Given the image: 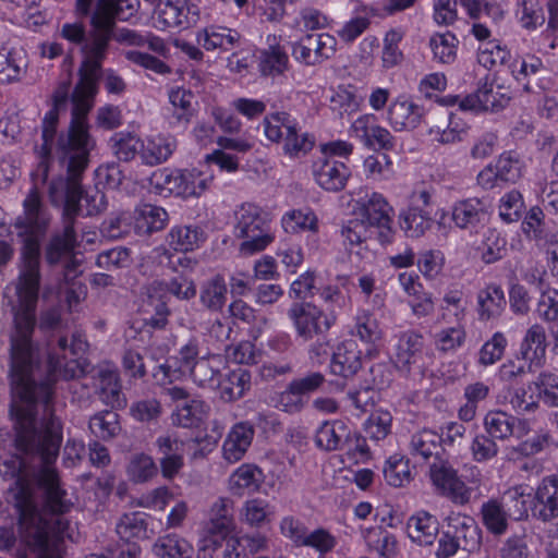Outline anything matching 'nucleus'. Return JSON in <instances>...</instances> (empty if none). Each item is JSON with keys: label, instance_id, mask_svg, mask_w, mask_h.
<instances>
[{"label": "nucleus", "instance_id": "nucleus-27", "mask_svg": "<svg viewBox=\"0 0 558 558\" xmlns=\"http://www.w3.org/2000/svg\"><path fill=\"white\" fill-rule=\"evenodd\" d=\"M184 173L185 171L182 170H170L167 168L154 172L150 178L153 191L163 197L194 193L193 190L186 187Z\"/></svg>", "mask_w": 558, "mask_h": 558}, {"label": "nucleus", "instance_id": "nucleus-32", "mask_svg": "<svg viewBox=\"0 0 558 558\" xmlns=\"http://www.w3.org/2000/svg\"><path fill=\"white\" fill-rule=\"evenodd\" d=\"M480 514L483 525L490 534L500 536L507 532L511 515L500 500L492 498L485 501L481 506Z\"/></svg>", "mask_w": 558, "mask_h": 558}, {"label": "nucleus", "instance_id": "nucleus-7", "mask_svg": "<svg viewBox=\"0 0 558 558\" xmlns=\"http://www.w3.org/2000/svg\"><path fill=\"white\" fill-rule=\"evenodd\" d=\"M202 0H166L156 11L160 29H185L202 20Z\"/></svg>", "mask_w": 558, "mask_h": 558}, {"label": "nucleus", "instance_id": "nucleus-15", "mask_svg": "<svg viewBox=\"0 0 558 558\" xmlns=\"http://www.w3.org/2000/svg\"><path fill=\"white\" fill-rule=\"evenodd\" d=\"M349 167L331 157H323L313 163V175L316 183L329 192L342 190L350 177Z\"/></svg>", "mask_w": 558, "mask_h": 558}, {"label": "nucleus", "instance_id": "nucleus-44", "mask_svg": "<svg viewBox=\"0 0 558 558\" xmlns=\"http://www.w3.org/2000/svg\"><path fill=\"white\" fill-rule=\"evenodd\" d=\"M435 348L442 353H454L460 350L466 341L465 323H454L451 326L440 328L434 335Z\"/></svg>", "mask_w": 558, "mask_h": 558}, {"label": "nucleus", "instance_id": "nucleus-11", "mask_svg": "<svg viewBox=\"0 0 558 558\" xmlns=\"http://www.w3.org/2000/svg\"><path fill=\"white\" fill-rule=\"evenodd\" d=\"M425 343L421 333L408 330L400 335L396 344L395 365L404 373L425 369Z\"/></svg>", "mask_w": 558, "mask_h": 558}, {"label": "nucleus", "instance_id": "nucleus-2", "mask_svg": "<svg viewBox=\"0 0 558 558\" xmlns=\"http://www.w3.org/2000/svg\"><path fill=\"white\" fill-rule=\"evenodd\" d=\"M65 95L64 89L57 92L53 96L52 109L41 119V144L35 146L38 162L32 171L33 187L23 202L24 214L16 218L15 228L19 230V236L23 239L20 274H22L24 262L23 250L27 241L33 240L38 245V274L40 275V242L50 223V215L43 205L39 189L47 183L50 165L53 159H57L65 169L66 178L51 181L49 196L53 204L63 205V229L54 232L46 244L45 260L52 268L61 267L63 280H69L76 267L74 250L77 239L74 225L81 210V187L75 178L86 166V151L89 145L76 147L73 143H64L62 146L56 142L59 113L65 110ZM20 282L21 275H19L16 289Z\"/></svg>", "mask_w": 558, "mask_h": 558}, {"label": "nucleus", "instance_id": "nucleus-37", "mask_svg": "<svg viewBox=\"0 0 558 558\" xmlns=\"http://www.w3.org/2000/svg\"><path fill=\"white\" fill-rule=\"evenodd\" d=\"M365 9H369V5L359 3L354 8V15L337 29V36L341 41L352 44L369 27L371 21L375 15L367 13Z\"/></svg>", "mask_w": 558, "mask_h": 558}, {"label": "nucleus", "instance_id": "nucleus-56", "mask_svg": "<svg viewBox=\"0 0 558 558\" xmlns=\"http://www.w3.org/2000/svg\"><path fill=\"white\" fill-rule=\"evenodd\" d=\"M296 120L287 112H276L263 121L264 133L271 142L283 141L287 133L294 128Z\"/></svg>", "mask_w": 558, "mask_h": 558}, {"label": "nucleus", "instance_id": "nucleus-23", "mask_svg": "<svg viewBox=\"0 0 558 558\" xmlns=\"http://www.w3.org/2000/svg\"><path fill=\"white\" fill-rule=\"evenodd\" d=\"M546 332L543 326L538 324L532 325L525 332L521 344L520 355L523 361L527 362L529 369L533 366L543 365L546 357Z\"/></svg>", "mask_w": 558, "mask_h": 558}, {"label": "nucleus", "instance_id": "nucleus-49", "mask_svg": "<svg viewBox=\"0 0 558 558\" xmlns=\"http://www.w3.org/2000/svg\"><path fill=\"white\" fill-rule=\"evenodd\" d=\"M481 258L485 264H493L501 259L507 252V240L496 229H488L483 234L478 245Z\"/></svg>", "mask_w": 558, "mask_h": 558}, {"label": "nucleus", "instance_id": "nucleus-55", "mask_svg": "<svg viewBox=\"0 0 558 558\" xmlns=\"http://www.w3.org/2000/svg\"><path fill=\"white\" fill-rule=\"evenodd\" d=\"M515 15L520 25L527 31H535L545 23V13L539 0H519Z\"/></svg>", "mask_w": 558, "mask_h": 558}, {"label": "nucleus", "instance_id": "nucleus-6", "mask_svg": "<svg viewBox=\"0 0 558 558\" xmlns=\"http://www.w3.org/2000/svg\"><path fill=\"white\" fill-rule=\"evenodd\" d=\"M428 477L440 496L459 506L470 502V489L449 461L436 459L429 466Z\"/></svg>", "mask_w": 558, "mask_h": 558}, {"label": "nucleus", "instance_id": "nucleus-24", "mask_svg": "<svg viewBox=\"0 0 558 558\" xmlns=\"http://www.w3.org/2000/svg\"><path fill=\"white\" fill-rule=\"evenodd\" d=\"M132 217L134 231L141 236L161 231L169 219L168 213L162 207L153 204L137 206Z\"/></svg>", "mask_w": 558, "mask_h": 558}, {"label": "nucleus", "instance_id": "nucleus-9", "mask_svg": "<svg viewBox=\"0 0 558 558\" xmlns=\"http://www.w3.org/2000/svg\"><path fill=\"white\" fill-rule=\"evenodd\" d=\"M337 50V38L328 33L307 34L292 46L293 58L305 65L330 59Z\"/></svg>", "mask_w": 558, "mask_h": 558}, {"label": "nucleus", "instance_id": "nucleus-19", "mask_svg": "<svg viewBox=\"0 0 558 558\" xmlns=\"http://www.w3.org/2000/svg\"><path fill=\"white\" fill-rule=\"evenodd\" d=\"M537 512L535 517L549 521L558 517V475L543 477L534 495Z\"/></svg>", "mask_w": 558, "mask_h": 558}, {"label": "nucleus", "instance_id": "nucleus-61", "mask_svg": "<svg viewBox=\"0 0 558 558\" xmlns=\"http://www.w3.org/2000/svg\"><path fill=\"white\" fill-rule=\"evenodd\" d=\"M403 37L404 31L400 27L391 28L385 34L381 54L384 68L390 69L401 62L403 54L399 49V44Z\"/></svg>", "mask_w": 558, "mask_h": 558}, {"label": "nucleus", "instance_id": "nucleus-22", "mask_svg": "<svg viewBox=\"0 0 558 558\" xmlns=\"http://www.w3.org/2000/svg\"><path fill=\"white\" fill-rule=\"evenodd\" d=\"M242 35L233 28L219 25H210L197 33V44L204 49L210 51L222 49L229 51L238 47L241 43Z\"/></svg>", "mask_w": 558, "mask_h": 558}, {"label": "nucleus", "instance_id": "nucleus-45", "mask_svg": "<svg viewBox=\"0 0 558 558\" xmlns=\"http://www.w3.org/2000/svg\"><path fill=\"white\" fill-rule=\"evenodd\" d=\"M399 225L409 238H420L432 227V219L420 206H410L399 215Z\"/></svg>", "mask_w": 558, "mask_h": 558}, {"label": "nucleus", "instance_id": "nucleus-41", "mask_svg": "<svg viewBox=\"0 0 558 558\" xmlns=\"http://www.w3.org/2000/svg\"><path fill=\"white\" fill-rule=\"evenodd\" d=\"M112 154L123 162L141 158L142 138L129 132L114 133L109 140Z\"/></svg>", "mask_w": 558, "mask_h": 558}, {"label": "nucleus", "instance_id": "nucleus-34", "mask_svg": "<svg viewBox=\"0 0 558 558\" xmlns=\"http://www.w3.org/2000/svg\"><path fill=\"white\" fill-rule=\"evenodd\" d=\"M166 241L174 251L189 252L197 248L205 241V233L197 226H174Z\"/></svg>", "mask_w": 558, "mask_h": 558}, {"label": "nucleus", "instance_id": "nucleus-1", "mask_svg": "<svg viewBox=\"0 0 558 558\" xmlns=\"http://www.w3.org/2000/svg\"><path fill=\"white\" fill-rule=\"evenodd\" d=\"M13 307L15 331L11 337L10 415L14 427L15 454L0 463L4 476L15 478V507L22 541L36 554L62 558L64 538L73 539V527L64 517L73 504L60 487L54 463L62 444V423L54 415L53 385L80 378L86 372L83 354L87 341L80 333L60 336L57 347L41 353L32 340L39 292L38 245L27 241Z\"/></svg>", "mask_w": 558, "mask_h": 558}, {"label": "nucleus", "instance_id": "nucleus-36", "mask_svg": "<svg viewBox=\"0 0 558 558\" xmlns=\"http://www.w3.org/2000/svg\"><path fill=\"white\" fill-rule=\"evenodd\" d=\"M158 558H193L194 548L178 534H167L157 538L151 547Z\"/></svg>", "mask_w": 558, "mask_h": 558}, {"label": "nucleus", "instance_id": "nucleus-38", "mask_svg": "<svg viewBox=\"0 0 558 558\" xmlns=\"http://www.w3.org/2000/svg\"><path fill=\"white\" fill-rule=\"evenodd\" d=\"M440 444V435L432 429L424 428L411 436L409 452L414 459L426 461L438 453Z\"/></svg>", "mask_w": 558, "mask_h": 558}, {"label": "nucleus", "instance_id": "nucleus-60", "mask_svg": "<svg viewBox=\"0 0 558 558\" xmlns=\"http://www.w3.org/2000/svg\"><path fill=\"white\" fill-rule=\"evenodd\" d=\"M508 340L504 332L496 331L483 343L478 351V364L482 366H490L498 362L505 354Z\"/></svg>", "mask_w": 558, "mask_h": 558}, {"label": "nucleus", "instance_id": "nucleus-26", "mask_svg": "<svg viewBox=\"0 0 558 558\" xmlns=\"http://www.w3.org/2000/svg\"><path fill=\"white\" fill-rule=\"evenodd\" d=\"M142 143L141 161L149 167L166 162L177 149V140L171 135L149 136Z\"/></svg>", "mask_w": 558, "mask_h": 558}, {"label": "nucleus", "instance_id": "nucleus-62", "mask_svg": "<svg viewBox=\"0 0 558 558\" xmlns=\"http://www.w3.org/2000/svg\"><path fill=\"white\" fill-rule=\"evenodd\" d=\"M392 427V415L387 410L374 411L365 422L366 435L375 441L385 439L390 433Z\"/></svg>", "mask_w": 558, "mask_h": 558}, {"label": "nucleus", "instance_id": "nucleus-31", "mask_svg": "<svg viewBox=\"0 0 558 558\" xmlns=\"http://www.w3.org/2000/svg\"><path fill=\"white\" fill-rule=\"evenodd\" d=\"M504 497L509 507V515L513 520H524L529 517V511L537 512L535 499L532 496V489L525 484L514 485L508 488Z\"/></svg>", "mask_w": 558, "mask_h": 558}, {"label": "nucleus", "instance_id": "nucleus-35", "mask_svg": "<svg viewBox=\"0 0 558 558\" xmlns=\"http://www.w3.org/2000/svg\"><path fill=\"white\" fill-rule=\"evenodd\" d=\"M209 405L199 399H191L189 402L177 404L172 413V423L183 428L198 427L205 420Z\"/></svg>", "mask_w": 558, "mask_h": 558}, {"label": "nucleus", "instance_id": "nucleus-52", "mask_svg": "<svg viewBox=\"0 0 558 558\" xmlns=\"http://www.w3.org/2000/svg\"><path fill=\"white\" fill-rule=\"evenodd\" d=\"M126 473L130 481L141 484L155 477L158 473V468L149 454L140 452L130 458Z\"/></svg>", "mask_w": 558, "mask_h": 558}, {"label": "nucleus", "instance_id": "nucleus-43", "mask_svg": "<svg viewBox=\"0 0 558 558\" xmlns=\"http://www.w3.org/2000/svg\"><path fill=\"white\" fill-rule=\"evenodd\" d=\"M347 425L344 422L325 421L316 430L315 445L317 448L326 451L339 449L342 439L347 436Z\"/></svg>", "mask_w": 558, "mask_h": 558}, {"label": "nucleus", "instance_id": "nucleus-25", "mask_svg": "<svg viewBox=\"0 0 558 558\" xmlns=\"http://www.w3.org/2000/svg\"><path fill=\"white\" fill-rule=\"evenodd\" d=\"M362 367L361 351L354 341H343L332 354L330 371L344 378L355 375Z\"/></svg>", "mask_w": 558, "mask_h": 558}, {"label": "nucleus", "instance_id": "nucleus-46", "mask_svg": "<svg viewBox=\"0 0 558 558\" xmlns=\"http://www.w3.org/2000/svg\"><path fill=\"white\" fill-rule=\"evenodd\" d=\"M88 427L96 438L110 440L121 432L119 414L109 410L100 411L89 418Z\"/></svg>", "mask_w": 558, "mask_h": 558}, {"label": "nucleus", "instance_id": "nucleus-42", "mask_svg": "<svg viewBox=\"0 0 558 558\" xmlns=\"http://www.w3.org/2000/svg\"><path fill=\"white\" fill-rule=\"evenodd\" d=\"M27 62L22 51L11 49L0 50V83L17 82L25 74Z\"/></svg>", "mask_w": 558, "mask_h": 558}, {"label": "nucleus", "instance_id": "nucleus-28", "mask_svg": "<svg viewBox=\"0 0 558 558\" xmlns=\"http://www.w3.org/2000/svg\"><path fill=\"white\" fill-rule=\"evenodd\" d=\"M86 132H87V135L90 141L89 146L87 147V151H86L87 161H86V166L84 167V169L75 178L81 187V190H80L81 210L77 214V216L78 215L94 216V215L100 214L101 211H104L107 208V205H108L107 197H106L105 193H102L101 191H98V190H94L92 192L84 193L83 186L81 184L83 173L85 172V170L87 169L88 163H89L90 151L95 147V141L89 133L88 119H86Z\"/></svg>", "mask_w": 558, "mask_h": 558}, {"label": "nucleus", "instance_id": "nucleus-54", "mask_svg": "<svg viewBox=\"0 0 558 558\" xmlns=\"http://www.w3.org/2000/svg\"><path fill=\"white\" fill-rule=\"evenodd\" d=\"M269 48L264 50L259 58V68L264 75H279L282 74L289 63L288 54L278 45L270 43L268 37Z\"/></svg>", "mask_w": 558, "mask_h": 558}, {"label": "nucleus", "instance_id": "nucleus-4", "mask_svg": "<svg viewBox=\"0 0 558 558\" xmlns=\"http://www.w3.org/2000/svg\"><path fill=\"white\" fill-rule=\"evenodd\" d=\"M136 10L126 0H98L90 15V26L96 29L93 52L102 54L110 40L136 47L123 51V57L131 64L150 71L157 75L172 72L163 59L170 56V47L163 38L150 33H141L126 27H116V21H129Z\"/></svg>", "mask_w": 558, "mask_h": 558}, {"label": "nucleus", "instance_id": "nucleus-50", "mask_svg": "<svg viewBox=\"0 0 558 558\" xmlns=\"http://www.w3.org/2000/svg\"><path fill=\"white\" fill-rule=\"evenodd\" d=\"M163 290L181 301H189L196 295V286L194 281L184 276L179 275L170 280L155 281L148 288V291Z\"/></svg>", "mask_w": 558, "mask_h": 558}, {"label": "nucleus", "instance_id": "nucleus-58", "mask_svg": "<svg viewBox=\"0 0 558 558\" xmlns=\"http://www.w3.org/2000/svg\"><path fill=\"white\" fill-rule=\"evenodd\" d=\"M363 171L367 179L387 181L393 177V163L386 154H373L363 161Z\"/></svg>", "mask_w": 558, "mask_h": 558}, {"label": "nucleus", "instance_id": "nucleus-53", "mask_svg": "<svg viewBox=\"0 0 558 558\" xmlns=\"http://www.w3.org/2000/svg\"><path fill=\"white\" fill-rule=\"evenodd\" d=\"M512 415L501 410L488 411L483 421L486 435L493 439L505 440L512 436Z\"/></svg>", "mask_w": 558, "mask_h": 558}, {"label": "nucleus", "instance_id": "nucleus-40", "mask_svg": "<svg viewBox=\"0 0 558 558\" xmlns=\"http://www.w3.org/2000/svg\"><path fill=\"white\" fill-rule=\"evenodd\" d=\"M148 514L142 511L124 513L118 521L116 531L121 539L130 543L132 539L147 537Z\"/></svg>", "mask_w": 558, "mask_h": 558}, {"label": "nucleus", "instance_id": "nucleus-30", "mask_svg": "<svg viewBox=\"0 0 558 558\" xmlns=\"http://www.w3.org/2000/svg\"><path fill=\"white\" fill-rule=\"evenodd\" d=\"M280 223L288 234L317 233L319 229L318 217L310 207L287 210L282 215Z\"/></svg>", "mask_w": 558, "mask_h": 558}, {"label": "nucleus", "instance_id": "nucleus-64", "mask_svg": "<svg viewBox=\"0 0 558 558\" xmlns=\"http://www.w3.org/2000/svg\"><path fill=\"white\" fill-rule=\"evenodd\" d=\"M538 397L550 407H558V375L542 372L533 383Z\"/></svg>", "mask_w": 558, "mask_h": 558}, {"label": "nucleus", "instance_id": "nucleus-33", "mask_svg": "<svg viewBox=\"0 0 558 558\" xmlns=\"http://www.w3.org/2000/svg\"><path fill=\"white\" fill-rule=\"evenodd\" d=\"M468 301L461 289H448L439 305V320L442 323H464Z\"/></svg>", "mask_w": 558, "mask_h": 558}, {"label": "nucleus", "instance_id": "nucleus-12", "mask_svg": "<svg viewBox=\"0 0 558 558\" xmlns=\"http://www.w3.org/2000/svg\"><path fill=\"white\" fill-rule=\"evenodd\" d=\"M232 509L233 502L228 498H219L213 504L206 527L207 535L202 539V550H206L209 545L216 548L219 545L218 536L225 539L229 535L233 526Z\"/></svg>", "mask_w": 558, "mask_h": 558}, {"label": "nucleus", "instance_id": "nucleus-16", "mask_svg": "<svg viewBox=\"0 0 558 558\" xmlns=\"http://www.w3.org/2000/svg\"><path fill=\"white\" fill-rule=\"evenodd\" d=\"M489 219L485 203L477 197L457 201L451 207V220L462 230L475 231Z\"/></svg>", "mask_w": 558, "mask_h": 558}, {"label": "nucleus", "instance_id": "nucleus-5", "mask_svg": "<svg viewBox=\"0 0 558 558\" xmlns=\"http://www.w3.org/2000/svg\"><path fill=\"white\" fill-rule=\"evenodd\" d=\"M295 333L304 341L326 335L336 323V315L327 313L312 302L293 303L288 310Z\"/></svg>", "mask_w": 558, "mask_h": 558}, {"label": "nucleus", "instance_id": "nucleus-20", "mask_svg": "<svg viewBox=\"0 0 558 558\" xmlns=\"http://www.w3.org/2000/svg\"><path fill=\"white\" fill-rule=\"evenodd\" d=\"M442 124L428 126L429 138L439 145H454L461 143L469 133L470 125L458 114L446 113Z\"/></svg>", "mask_w": 558, "mask_h": 558}, {"label": "nucleus", "instance_id": "nucleus-14", "mask_svg": "<svg viewBox=\"0 0 558 558\" xmlns=\"http://www.w3.org/2000/svg\"><path fill=\"white\" fill-rule=\"evenodd\" d=\"M353 215L364 220L372 229L377 223L388 221L392 207L383 194L365 191L353 199Z\"/></svg>", "mask_w": 558, "mask_h": 558}, {"label": "nucleus", "instance_id": "nucleus-48", "mask_svg": "<svg viewBox=\"0 0 558 558\" xmlns=\"http://www.w3.org/2000/svg\"><path fill=\"white\" fill-rule=\"evenodd\" d=\"M199 300L210 311H220L227 300V286L223 277L217 275L201 287Z\"/></svg>", "mask_w": 558, "mask_h": 558}, {"label": "nucleus", "instance_id": "nucleus-47", "mask_svg": "<svg viewBox=\"0 0 558 558\" xmlns=\"http://www.w3.org/2000/svg\"><path fill=\"white\" fill-rule=\"evenodd\" d=\"M383 472L387 484L393 487H403L413 478L409 459L399 453L386 460Z\"/></svg>", "mask_w": 558, "mask_h": 558}, {"label": "nucleus", "instance_id": "nucleus-18", "mask_svg": "<svg viewBox=\"0 0 558 558\" xmlns=\"http://www.w3.org/2000/svg\"><path fill=\"white\" fill-rule=\"evenodd\" d=\"M97 380V393L102 403L112 410L126 405V398L122 392L119 373L110 367H101L95 375Z\"/></svg>", "mask_w": 558, "mask_h": 558}, {"label": "nucleus", "instance_id": "nucleus-39", "mask_svg": "<svg viewBox=\"0 0 558 558\" xmlns=\"http://www.w3.org/2000/svg\"><path fill=\"white\" fill-rule=\"evenodd\" d=\"M350 333L364 343L374 344L381 340L383 329L375 315L367 310H359Z\"/></svg>", "mask_w": 558, "mask_h": 558}, {"label": "nucleus", "instance_id": "nucleus-51", "mask_svg": "<svg viewBox=\"0 0 558 558\" xmlns=\"http://www.w3.org/2000/svg\"><path fill=\"white\" fill-rule=\"evenodd\" d=\"M507 66L513 78L521 83L526 90L530 89L529 78L544 70L543 61L533 54L515 58Z\"/></svg>", "mask_w": 558, "mask_h": 558}, {"label": "nucleus", "instance_id": "nucleus-63", "mask_svg": "<svg viewBox=\"0 0 558 558\" xmlns=\"http://www.w3.org/2000/svg\"><path fill=\"white\" fill-rule=\"evenodd\" d=\"M132 229L134 230V221L132 214L129 211L109 217L101 223L100 228L102 235L111 240L128 235Z\"/></svg>", "mask_w": 558, "mask_h": 558}, {"label": "nucleus", "instance_id": "nucleus-59", "mask_svg": "<svg viewBox=\"0 0 558 558\" xmlns=\"http://www.w3.org/2000/svg\"><path fill=\"white\" fill-rule=\"evenodd\" d=\"M510 58V51L495 41L485 43L477 50V62L487 70L506 65Z\"/></svg>", "mask_w": 558, "mask_h": 558}, {"label": "nucleus", "instance_id": "nucleus-3", "mask_svg": "<svg viewBox=\"0 0 558 558\" xmlns=\"http://www.w3.org/2000/svg\"><path fill=\"white\" fill-rule=\"evenodd\" d=\"M95 27L90 26L89 32L83 22H66L60 31L59 36L70 45L78 47L84 56V60L78 70V81L72 89L71 80L64 78L57 83L51 95L47 99L49 112L52 109L53 96L57 92L65 90V110L59 113V117L66 112L71 104V120L65 131H57L56 142L62 146L75 144L76 147L89 145L90 141L86 132V119L94 107L95 98L98 93V82L101 74V64L108 54L109 47H106L102 54L96 56L93 52V43L95 38ZM59 130V128L57 129Z\"/></svg>", "mask_w": 558, "mask_h": 558}, {"label": "nucleus", "instance_id": "nucleus-10", "mask_svg": "<svg viewBox=\"0 0 558 558\" xmlns=\"http://www.w3.org/2000/svg\"><path fill=\"white\" fill-rule=\"evenodd\" d=\"M426 110L408 95L395 97L388 105L386 121L395 132H410L425 120Z\"/></svg>", "mask_w": 558, "mask_h": 558}, {"label": "nucleus", "instance_id": "nucleus-57", "mask_svg": "<svg viewBox=\"0 0 558 558\" xmlns=\"http://www.w3.org/2000/svg\"><path fill=\"white\" fill-rule=\"evenodd\" d=\"M434 58L441 63H451L457 57L458 39L450 32L436 33L429 39Z\"/></svg>", "mask_w": 558, "mask_h": 558}, {"label": "nucleus", "instance_id": "nucleus-17", "mask_svg": "<svg viewBox=\"0 0 558 558\" xmlns=\"http://www.w3.org/2000/svg\"><path fill=\"white\" fill-rule=\"evenodd\" d=\"M448 531L459 541L461 549L472 553L480 548L482 532L473 517L451 512L448 518Z\"/></svg>", "mask_w": 558, "mask_h": 558}, {"label": "nucleus", "instance_id": "nucleus-29", "mask_svg": "<svg viewBox=\"0 0 558 558\" xmlns=\"http://www.w3.org/2000/svg\"><path fill=\"white\" fill-rule=\"evenodd\" d=\"M407 530L412 542L421 546H429L438 535L439 523L434 515L420 511L409 519Z\"/></svg>", "mask_w": 558, "mask_h": 558}, {"label": "nucleus", "instance_id": "nucleus-8", "mask_svg": "<svg viewBox=\"0 0 558 558\" xmlns=\"http://www.w3.org/2000/svg\"><path fill=\"white\" fill-rule=\"evenodd\" d=\"M523 171V162L513 151H504L494 161L485 166L477 174V184L492 190L502 183H515Z\"/></svg>", "mask_w": 558, "mask_h": 558}, {"label": "nucleus", "instance_id": "nucleus-21", "mask_svg": "<svg viewBox=\"0 0 558 558\" xmlns=\"http://www.w3.org/2000/svg\"><path fill=\"white\" fill-rule=\"evenodd\" d=\"M477 314L482 322L498 318L506 310L507 301L502 288L494 282L485 284L476 295Z\"/></svg>", "mask_w": 558, "mask_h": 558}, {"label": "nucleus", "instance_id": "nucleus-13", "mask_svg": "<svg viewBox=\"0 0 558 558\" xmlns=\"http://www.w3.org/2000/svg\"><path fill=\"white\" fill-rule=\"evenodd\" d=\"M510 97L501 92L500 87L495 88L493 83L485 82L474 93L463 97L460 101V109L463 111L497 112L504 109Z\"/></svg>", "mask_w": 558, "mask_h": 558}]
</instances>
